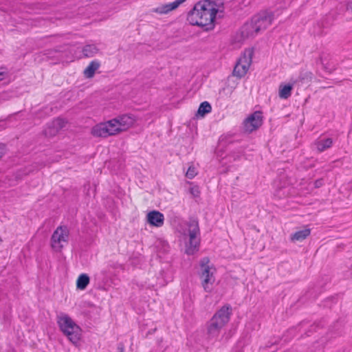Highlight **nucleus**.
Instances as JSON below:
<instances>
[{"label": "nucleus", "instance_id": "1", "mask_svg": "<svg viewBox=\"0 0 352 352\" xmlns=\"http://www.w3.org/2000/svg\"><path fill=\"white\" fill-rule=\"evenodd\" d=\"M217 12L213 2L210 0L200 1L189 12L187 21L192 25L206 27V30L211 29Z\"/></svg>", "mask_w": 352, "mask_h": 352}, {"label": "nucleus", "instance_id": "2", "mask_svg": "<svg viewBox=\"0 0 352 352\" xmlns=\"http://www.w3.org/2000/svg\"><path fill=\"white\" fill-rule=\"evenodd\" d=\"M232 314V307L229 305L223 306L212 316L208 323V335L210 338H217L223 327L229 322Z\"/></svg>", "mask_w": 352, "mask_h": 352}, {"label": "nucleus", "instance_id": "3", "mask_svg": "<svg viewBox=\"0 0 352 352\" xmlns=\"http://www.w3.org/2000/svg\"><path fill=\"white\" fill-rule=\"evenodd\" d=\"M57 324L62 333L74 344H77L81 338L80 327L65 313L57 316Z\"/></svg>", "mask_w": 352, "mask_h": 352}, {"label": "nucleus", "instance_id": "4", "mask_svg": "<svg viewBox=\"0 0 352 352\" xmlns=\"http://www.w3.org/2000/svg\"><path fill=\"white\" fill-rule=\"evenodd\" d=\"M199 234L198 222L196 221L190 222L187 230L184 233L186 254L192 255L199 250L200 243Z\"/></svg>", "mask_w": 352, "mask_h": 352}, {"label": "nucleus", "instance_id": "5", "mask_svg": "<svg viewBox=\"0 0 352 352\" xmlns=\"http://www.w3.org/2000/svg\"><path fill=\"white\" fill-rule=\"evenodd\" d=\"M200 267L201 285L206 292H210L212 290V285L215 281L214 274L216 272V269L212 265H210V260L208 257H204L201 260Z\"/></svg>", "mask_w": 352, "mask_h": 352}, {"label": "nucleus", "instance_id": "6", "mask_svg": "<svg viewBox=\"0 0 352 352\" xmlns=\"http://www.w3.org/2000/svg\"><path fill=\"white\" fill-rule=\"evenodd\" d=\"M252 60V51L245 50L236 63L233 70V75L238 78L243 77L247 74Z\"/></svg>", "mask_w": 352, "mask_h": 352}, {"label": "nucleus", "instance_id": "7", "mask_svg": "<svg viewBox=\"0 0 352 352\" xmlns=\"http://www.w3.org/2000/svg\"><path fill=\"white\" fill-rule=\"evenodd\" d=\"M274 19V12L265 10L262 11L252 18V21L255 25V28L258 33L266 30Z\"/></svg>", "mask_w": 352, "mask_h": 352}, {"label": "nucleus", "instance_id": "8", "mask_svg": "<svg viewBox=\"0 0 352 352\" xmlns=\"http://www.w3.org/2000/svg\"><path fill=\"white\" fill-rule=\"evenodd\" d=\"M69 238V232L66 227L59 226L52 234L51 245L55 251H60L67 244Z\"/></svg>", "mask_w": 352, "mask_h": 352}, {"label": "nucleus", "instance_id": "9", "mask_svg": "<svg viewBox=\"0 0 352 352\" xmlns=\"http://www.w3.org/2000/svg\"><path fill=\"white\" fill-rule=\"evenodd\" d=\"M118 128H116L112 119L100 123L92 128L91 133L95 137L107 138L109 136L115 135L118 134Z\"/></svg>", "mask_w": 352, "mask_h": 352}, {"label": "nucleus", "instance_id": "10", "mask_svg": "<svg viewBox=\"0 0 352 352\" xmlns=\"http://www.w3.org/2000/svg\"><path fill=\"white\" fill-rule=\"evenodd\" d=\"M116 128H118V133L129 129L135 122V119L129 115H122L112 119Z\"/></svg>", "mask_w": 352, "mask_h": 352}, {"label": "nucleus", "instance_id": "11", "mask_svg": "<svg viewBox=\"0 0 352 352\" xmlns=\"http://www.w3.org/2000/svg\"><path fill=\"white\" fill-rule=\"evenodd\" d=\"M262 124V116L259 112H255L250 116L243 122L246 132L251 133Z\"/></svg>", "mask_w": 352, "mask_h": 352}, {"label": "nucleus", "instance_id": "12", "mask_svg": "<svg viewBox=\"0 0 352 352\" xmlns=\"http://www.w3.org/2000/svg\"><path fill=\"white\" fill-rule=\"evenodd\" d=\"M146 220L151 226L160 228L164 225V216L157 210H152L147 214Z\"/></svg>", "mask_w": 352, "mask_h": 352}, {"label": "nucleus", "instance_id": "13", "mask_svg": "<svg viewBox=\"0 0 352 352\" xmlns=\"http://www.w3.org/2000/svg\"><path fill=\"white\" fill-rule=\"evenodd\" d=\"M66 122L64 119L58 118L54 119L50 124H49L47 128L45 130V135L54 136L61 129L65 127Z\"/></svg>", "mask_w": 352, "mask_h": 352}, {"label": "nucleus", "instance_id": "14", "mask_svg": "<svg viewBox=\"0 0 352 352\" xmlns=\"http://www.w3.org/2000/svg\"><path fill=\"white\" fill-rule=\"evenodd\" d=\"M240 33L243 40L253 38L258 34L252 20L241 27Z\"/></svg>", "mask_w": 352, "mask_h": 352}, {"label": "nucleus", "instance_id": "15", "mask_svg": "<svg viewBox=\"0 0 352 352\" xmlns=\"http://www.w3.org/2000/svg\"><path fill=\"white\" fill-rule=\"evenodd\" d=\"M186 0H175L173 2L163 4L158 6L153 10V12L158 14H167L169 12L177 8L182 3L185 2Z\"/></svg>", "mask_w": 352, "mask_h": 352}, {"label": "nucleus", "instance_id": "16", "mask_svg": "<svg viewBox=\"0 0 352 352\" xmlns=\"http://www.w3.org/2000/svg\"><path fill=\"white\" fill-rule=\"evenodd\" d=\"M333 140L331 138H323L316 141L313 146L318 151L322 152L332 146Z\"/></svg>", "mask_w": 352, "mask_h": 352}, {"label": "nucleus", "instance_id": "17", "mask_svg": "<svg viewBox=\"0 0 352 352\" xmlns=\"http://www.w3.org/2000/svg\"><path fill=\"white\" fill-rule=\"evenodd\" d=\"M98 52L99 49L95 44H87L82 50L83 56L87 58L94 56Z\"/></svg>", "mask_w": 352, "mask_h": 352}, {"label": "nucleus", "instance_id": "18", "mask_svg": "<svg viewBox=\"0 0 352 352\" xmlns=\"http://www.w3.org/2000/svg\"><path fill=\"white\" fill-rule=\"evenodd\" d=\"M100 67V63L97 60H92L84 70V74L87 78H92L96 71Z\"/></svg>", "mask_w": 352, "mask_h": 352}, {"label": "nucleus", "instance_id": "19", "mask_svg": "<svg viewBox=\"0 0 352 352\" xmlns=\"http://www.w3.org/2000/svg\"><path fill=\"white\" fill-rule=\"evenodd\" d=\"M292 90V85H280L279 87L278 96L282 99H287L291 96Z\"/></svg>", "mask_w": 352, "mask_h": 352}, {"label": "nucleus", "instance_id": "20", "mask_svg": "<svg viewBox=\"0 0 352 352\" xmlns=\"http://www.w3.org/2000/svg\"><path fill=\"white\" fill-rule=\"evenodd\" d=\"M89 283V277L86 274H81L76 281V287L80 290H84Z\"/></svg>", "mask_w": 352, "mask_h": 352}, {"label": "nucleus", "instance_id": "21", "mask_svg": "<svg viewBox=\"0 0 352 352\" xmlns=\"http://www.w3.org/2000/svg\"><path fill=\"white\" fill-rule=\"evenodd\" d=\"M308 236V229H305L302 230H300L296 232L291 236V240L292 241H302L305 240Z\"/></svg>", "mask_w": 352, "mask_h": 352}, {"label": "nucleus", "instance_id": "22", "mask_svg": "<svg viewBox=\"0 0 352 352\" xmlns=\"http://www.w3.org/2000/svg\"><path fill=\"white\" fill-rule=\"evenodd\" d=\"M212 107L210 104L207 102H203L200 104L199 107L197 111V115L201 116H204L206 113H208L211 111Z\"/></svg>", "mask_w": 352, "mask_h": 352}, {"label": "nucleus", "instance_id": "23", "mask_svg": "<svg viewBox=\"0 0 352 352\" xmlns=\"http://www.w3.org/2000/svg\"><path fill=\"white\" fill-rule=\"evenodd\" d=\"M325 61H326V58H323L322 57L320 58V64H321L322 68L324 70H326L327 72L331 73L333 71H334L336 69L335 64L329 63V62L325 63Z\"/></svg>", "mask_w": 352, "mask_h": 352}, {"label": "nucleus", "instance_id": "24", "mask_svg": "<svg viewBox=\"0 0 352 352\" xmlns=\"http://www.w3.org/2000/svg\"><path fill=\"white\" fill-rule=\"evenodd\" d=\"M197 175V171L196 170V168L191 165L188 167L186 173V177L188 179H192Z\"/></svg>", "mask_w": 352, "mask_h": 352}, {"label": "nucleus", "instance_id": "25", "mask_svg": "<svg viewBox=\"0 0 352 352\" xmlns=\"http://www.w3.org/2000/svg\"><path fill=\"white\" fill-rule=\"evenodd\" d=\"M190 194L195 197H199L200 194V191L198 186H193L190 188Z\"/></svg>", "mask_w": 352, "mask_h": 352}, {"label": "nucleus", "instance_id": "26", "mask_svg": "<svg viewBox=\"0 0 352 352\" xmlns=\"http://www.w3.org/2000/svg\"><path fill=\"white\" fill-rule=\"evenodd\" d=\"M316 347V351H313V352H323V348H324L323 342L317 344V346Z\"/></svg>", "mask_w": 352, "mask_h": 352}, {"label": "nucleus", "instance_id": "27", "mask_svg": "<svg viewBox=\"0 0 352 352\" xmlns=\"http://www.w3.org/2000/svg\"><path fill=\"white\" fill-rule=\"evenodd\" d=\"M323 182L322 179H318L315 182V187L319 188L322 185Z\"/></svg>", "mask_w": 352, "mask_h": 352}, {"label": "nucleus", "instance_id": "28", "mask_svg": "<svg viewBox=\"0 0 352 352\" xmlns=\"http://www.w3.org/2000/svg\"><path fill=\"white\" fill-rule=\"evenodd\" d=\"M4 73L2 72H0V80L3 78Z\"/></svg>", "mask_w": 352, "mask_h": 352}, {"label": "nucleus", "instance_id": "29", "mask_svg": "<svg viewBox=\"0 0 352 352\" xmlns=\"http://www.w3.org/2000/svg\"><path fill=\"white\" fill-rule=\"evenodd\" d=\"M119 349H120V352H124V350H123L122 347H119Z\"/></svg>", "mask_w": 352, "mask_h": 352}, {"label": "nucleus", "instance_id": "30", "mask_svg": "<svg viewBox=\"0 0 352 352\" xmlns=\"http://www.w3.org/2000/svg\"><path fill=\"white\" fill-rule=\"evenodd\" d=\"M1 242H2V239H1V238L0 237V243H1Z\"/></svg>", "mask_w": 352, "mask_h": 352}]
</instances>
